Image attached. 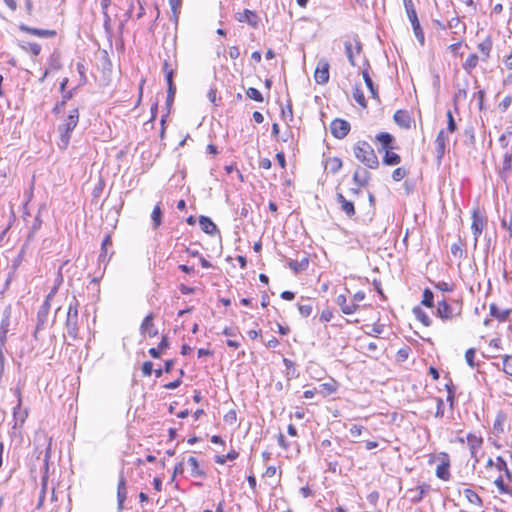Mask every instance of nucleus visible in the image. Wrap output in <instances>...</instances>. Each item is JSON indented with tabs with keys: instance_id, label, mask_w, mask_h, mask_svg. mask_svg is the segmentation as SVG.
<instances>
[{
	"instance_id": "obj_1",
	"label": "nucleus",
	"mask_w": 512,
	"mask_h": 512,
	"mask_svg": "<svg viewBox=\"0 0 512 512\" xmlns=\"http://www.w3.org/2000/svg\"><path fill=\"white\" fill-rule=\"evenodd\" d=\"M354 156L363 165L370 169H376L379 166L378 157L374 149L366 141H358L353 147Z\"/></svg>"
},
{
	"instance_id": "obj_2",
	"label": "nucleus",
	"mask_w": 512,
	"mask_h": 512,
	"mask_svg": "<svg viewBox=\"0 0 512 512\" xmlns=\"http://www.w3.org/2000/svg\"><path fill=\"white\" fill-rule=\"evenodd\" d=\"M79 121V111L77 108L70 111L64 123L59 125L58 132L60 140L58 146L61 149H66L71 139V132L75 129Z\"/></svg>"
},
{
	"instance_id": "obj_3",
	"label": "nucleus",
	"mask_w": 512,
	"mask_h": 512,
	"mask_svg": "<svg viewBox=\"0 0 512 512\" xmlns=\"http://www.w3.org/2000/svg\"><path fill=\"white\" fill-rule=\"evenodd\" d=\"M78 306H79V303H78L77 299L75 297H73V300L69 303L67 317H66V323H65L67 334L73 340L77 339L78 331H79Z\"/></svg>"
},
{
	"instance_id": "obj_4",
	"label": "nucleus",
	"mask_w": 512,
	"mask_h": 512,
	"mask_svg": "<svg viewBox=\"0 0 512 512\" xmlns=\"http://www.w3.org/2000/svg\"><path fill=\"white\" fill-rule=\"evenodd\" d=\"M350 128V123L340 118L334 119L330 124L331 134L337 139H343L346 137Z\"/></svg>"
},
{
	"instance_id": "obj_5",
	"label": "nucleus",
	"mask_w": 512,
	"mask_h": 512,
	"mask_svg": "<svg viewBox=\"0 0 512 512\" xmlns=\"http://www.w3.org/2000/svg\"><path fill=\"white\" fill-rule=\"evenodd\" d=\"M345 53L348 61L352 66H355V56L359 55L362 50V44L358 37H354L352 40H346L344 43Z\"/></svg>"
},
{
	"instance_id": "obj_6",
	"label": "nucleus",
	"mask_w": 512,
	"mask_h": 512,
	"mask_svg": "<svg viewBox=\"0 0 512 512\" xmlns=\"http://www.w3.org/2000/svg\"><path fill=\"white\" fill-rule=\"evenodd\" d=\"M329 68H330V64L326 59L321 58L318 61L315 72H314V79L317 84L324 85V84L328 83Z\"/></svg>"
},
{
	"instance_id": "obj_7",
	"label": "nucleus",
	"mask_w": 512,
	"mask_h": 512,
	"mask_svg": "<svg viewBox=\"0 0 512 512\" xmlns=\"http://www.w3.org/2000/svg\"><path fill=\"white\" fill-rule=\"evenodd\" d=\"M485 225H486V220L480 213L479 209L473 210L471 230L474 235V246L477 245L478 238L481 235Z\"/></svg>"
},
{
	"instance_id": "obj_8",
	"label": "nucleus",
	"mask_w": 512,
	"mask_h": 512,
	"mask_svg": "<svg viewBox=\"0 0 512 512\" xmlns=\"http://www.w3.org/2000/svg\"><path fill=\"white\" fill-rule=\"evenodd\" d=\"M467 443L469 446L470 455L474 459L472 467L475 469L476 464L480 461L478 453L481 450L483 439L479 436H476L475 434L469 433L467 435Z\"/></svg>"
},
{
	"instance_id": "obj_9",
	"label": "nucleus",
	"mask_w": 512,
	"mask_h": 512,
	"mask_svg": "<svg viewBox=\"0 0 512 512\" xmlns=\"http://www.w3.org/2000/svg\"><path fill=\"white\" fill-rule=\"evenodd\" d=\"M50 303L48 301H44L42 305L39 307L37 312V324L36 329L34 331V337L37 338V333L43 329L47 323L48 320V314L50 311Z\"/></svg>"
},
{
	"instance_id": "obj_10",
	"label": "nucleus",
	"mask_w": 512,
	"mask_h": 512,
	"mask_svg": "<svg viewBox=\"0 0 512 512\" xmlns=\"http://www.w3.org/2000/svg\"><path fill=\"white\" fill-rule=\"evenodd\" d=\"M461 314V309L457 312L454 311L453 307H451L444 299L438 301L437 304V316L443 320H450L455 316H459Z\"/></svg>"
},
{
	"instance_id": "obj_11",
	"label": "nucleus",
	"mask_w": 512,
	"mask_h": 512,
	"mask_svg": "<svg viewBox=\"0 0 512 512\" xmlns=\"http://www.w3.org/2000/svg\"><path fill=\"white\" fill-rule=\"evenodd\" d=\"M449 143V137L445 130L439 131L435 139V150L437 160L440 162L444 157L446 146Z\"/></svg>"
},
{
	"instance_id": "obj_12",
	"label": "nucleus",
	"mask_w": 512,
	"mask_h": 512,
	"mask_svg": "<svg viewBox=\"0 0 512 512\" xmlns=\"http://www.w3.org/2000/svg\"><path fill=\"white\" fill-rule=\"evenodd\" d=\"M18 28L22 32L31 34L39 38H53L56 36L55 30L32 28L26 24H20Z\"/></svg>"
},
{
	"instance_id": "obj_13",
	"label": "nucleus",
	"mask_w": 512,
	"mask_h": 512,
	"mask_svg": "<svg viewBox=\"0 0 512 512\" xmlns=\"http://www.w3.org/2000/svg\"><path fill=\"white\" fill-rule=\"evenodd\" d=\"M154 315L149 313L142 321L140 325V333L142 335H148L149 337H155L158 334V330L154 325Z\"/></svg>"
},
{
	"instance_id": "obj_14",
	"label": "nucleus",
	"mask_w": 512,
	"mask_h": 512,
	"mask_svg": "<svg viewBox=\"0 0 512 512\" xmlns=\"http://www.w3.org/2000/svg\"><path fill=\"white\" fill-rule=\"evenodd\" d=\"M236 19L239 22L249 24L253 28L258 27L259 17L254 11L245 9L243 12L237 14Z\"/></svg>"
},
{
	"instance_id": "obj_15",
	"label": "nucleus",
	"mask_w": 512,
	"mask_h": 512,
	"mask_svg": "<svg viewBox=\"0 0 512 512\" xmlns=\"http://www.w3.org/2000/svg\"><path fill=\"white\" fill-rule=\"evenodd\" d=\"M127 498L126 480L123 475L120 476L117 486V506L121 511L124 508V502Z\"/></svg>"
},
{
	"instance_id": "obj_16",
	"label": "nucleus",
	"mask_w": 512,
	"mask_h": 512,
	"mask_svg": "<svg viewBox=\"0 0 512 512\" xmlns=\"http://www.w3.org/2000/svg\"><path fill=\"white\" fill-rule=\"evenodd\" d=\"M463 495L467 501L476 508L475 512H479L482 509L483 501L475 491L467 488L463 490Z\"/></svg>"
},
{
	"instance_id": "obj_17",
	"label": "nucleus",
	"mask_w": 512,
	"mask_h": 512,
	"mask_svg": "<svg viewBox=\"0 0 512 512\" xmlns=\"http://www.w3.org/2000/svg\"><path fill=\"white\" fill-rule=\"evenodd\" d=\"M337 203L340 204L341 210L348 216L353 217L355 215V207L353 202L348 201L343 194L337 193L336 195Z\"/></svg>"
},
{
	"instance_id": "obj_18",
	"label": "nucleus",
	"mask_w": 512,
	"mask_h": 512,
	"mask_svg": "<svg viewBox=\"0 0 512 512\" xmlns=\"http://www.w3.org/2000/svg\"><path fill=\"white\" fill-rule=\"evenodd\" d=\"M449 467H450L449 457L447 454H444L442 463L439 464L436 468V476L439 479L444 480V481L449 480L450 479Z\"/></svg>"
},
{
	"instance_id": "obj_19",
	"label": "nucleus",
	"mask_w": 512,
	"mask_h": 512,
	"mask_svg": "<svg viewBox=\"0 0 512 512\" xmlns=\"http://www.w3.org/2000/svg\"><path fill=\"white\" fill-rule=\"evenodd\" d=\"M393 119L395 123L403 129H409L411 126V117L407 111L397 110Z\"/></svg>"
},
{
	"instance_id": "obj_20",
	"label": "nucleus",
	"mask_w": 512,
	"mask_h": 512,
	"mask_svg": "<svg viewBox=\"0 0 512 512\" xmlns=\"http://www.w3.org/2000/svg\"><path fill=\"white\" fill-rule=\"evenodd\" d=\"M199 225L201 227V230L206 234L215 235L216 233H219V230L215 223L207 216L199 217Z\"/></svg>"
},
{
	"instance_id": "obj_21",
	"label": "nucleus",
	"mask_w": 512,
	"mask_h": 512,
	"mask_svg": "<svg viewBox=\"0 0 512 512\" xmlns=\"http://www.w3.org/2000/svg\"><path fill=\"white\" fill-rule=\"evenodd\" d=\"M336 302L340 306L341 311L347 315L353 314L359 308L356 303H348L345 295H339Z\"/></svg>"
},
{
	"instance_id": "obj_22",
	"label": "nucleus",
	"mask_w": 512,
	"mask_h": 512,
	"mask_svg": "<svg viewBox=\"0 0 512 512\" xmlns=\"http://www.w3.org/2000/svg\"><path fill=\"white\" fill-rule=\"evenodd\" d=\"M512 168V152L507 150L503 155V164L502 168L499 171V175L503 180H506L508 174Z\"/></svg>"
},
{
	"instance_id": "obj_23",
	"label": "nucleus",
	"mask_w": 512,
	"mask_h": 512,
	"mask_svg": "<svg viewBox=\"0 0 512 512\" xmlns=\"http://www.w3.org/2000/svg\"><path fill=\"white\" fill-rule=\"evenodd\" d=\"M369 179L370 173L365 169L358 168L353 175L354 183L361 187L367 186Z\"/></svg>"
},
{
	"instance_id": "obj_24",
	"label": "nucleus",
	"mask_w": 512,
	"mask_h": 512,
	"mask_svg": "<svg viewBox=\"0 0 512 512\" xmlns=\"http://www.w3.org/2000/svg\"><path fill=\"white\" fill-rule=\"evenodd\" d=\"M376 140L381 144L382 150H389L392 149V144L394 143L395 139L394 137L387 132H380L376 135Z\"/></svg>"
},
{
	"instance_id": "obj_25",
	"label": "nucleus",
	"mask_w": 512,
	"mask_h": 512,
	"mask_svg": "<svg viewBox=\"0 0 512 512\" xmlns=\"http://www.w3.org/2000/svg\"><path fill=\"white\" fill-rule=\"evenodd\" d=\"M431 490V487L429 484H426V483H423L419 486H417L416 489H411L410 492L414 493V495L411 497V501L413 503H418L420 502L424 496L429 493V491Z\"/></svg>"
},
{
	"instance_id": "obj_26",
	"label": "nucleus",
	"mask_w": 512,
	"mask_h": 512,
	"mask_svg": "<svg viewBox=\"0 0 512 512\" xmlns=\"http://www.w3.org/2000/svg\"><path fill=\"white\" fill-rule=\"evenodd\" d=\"M490 315L500 322L507 320L511 310L505 309L500 310L495 303H491L489 306Z\"/></svg>"
},
{
	"instance_id": "obj_27",
	"label": "nucleus",
	"mask_w": 512,
	"mask_h": 512,
	"mask_svg": "<svg viewBox=\"0 0 512 512\" xmlns=\"http://www.w3.org/2000/svg\"><path fill=\"white\" fill-rule=\"evenodd\" d=\"M342 165V160L338 157H329L325 160V170L332 174H336Z\"/></svg>"
},
{
	"instance_id": "obj_28",
	"label": "nucleus",
	"mask_w": 512,
	"mask_h": 512,
	"mask_svg": "<svg viewBox=\"0 0 512 512\" xmlns=\"http://www.w3.org/2000/svg\"><path fill=\"white\" fill-rule=\"evenodd\" d=\"M465 241L459 237L457 243H453L451 245V254L458 259H463L466 257V251L464 249Z\"/></svg>"
},
{
	"instance_id": "obj_29",
	"label": "nucleus",
	"mask_w": 512,
	"mask_h": 512,
	"mask_svg": "<svg viewBox=\"0 0 512 512\" xmlns=\"http://www.w3.org/2000/svg\"><path fill=\"white\" fill-rule=\"evenodd\" d=\"M18 45L23 51L31 53L33 56H38L41 52V46L35 42L20 41Z\"/></svg>"
},
{
	"instance_id": "obj_30",
	"label": "nucleus",
	"mask_w": 512,
	"mask_h": 512,
	"mask_svg": "<svg viewBox=\"0 0 512 512\" xmlns=\"http://www.w3.org/2000/svg\"><path fill=\"white\" fill-rule=\"evenodd\" d=\"M169 347V341H168V338L167 336H163L160 343L158 344L157 347L155 348H150L149 349V354L153 357V358H160L161 357V352L165 349H167Z\"/></svg>"
},
{
	"instance_id": "obj_31",
	"label": "nucleus",
	"mask_w": 512,
	"mask_h": 512,
	"mask_svg": "<svg viewBox=\"0 0 512 512\" xmlns=\"http://www.w3.org/2000/svg\"><path fill=\"white\" fill-rule=\"evenodd\" d=\"M506 415L502 412H499L495 418L493 423V432L496 435L504 433V425L506 422Z\"/></svg>"
},
{
	"instance_id": "obj_32",
	"label": "nucleus",
	"mask_w": 512,
	"mask_h": 512,
	"mask_svg": "<svg viewBox=\"0 0 512 512\" xmlns=\"http://www.w3.org/2000/svg\"><path fill=\"white\" fill-rule=\"evenodd\" d=\"M187 463L191 467V475L194 477H205V472L199 468L197 458L190 456L187 459Z\"/></svg>"
},
{
	"instance_id": "obj_33",
	"label": "nucleus",
	"mask_w": 512,
	"mask_h": 512,
	"mask_svg": "<svg viewBox=\"0 0 512 512\" xmlns=\"http://www.w3.org/2000/svg\"><path fill=\"white\" fill-rule=\"evenodd\" d=\"M401 162V157L395 152L385 151V155L383 157V163L388 166L398 165Z\"/></svg>"
},
{
	"instance_id": "obj_34",
	"label": "nucleus",
	"mask_w": 512,
	"mask_h": 512,
	"mask_svg": "<svg viewBox=\"0 0 512 512\" xmlns=\"http://www.w3.org/2000/svg\"><path fill=\"white\" fill-rule=\"evenodd\" d=\"M478 62H479V57L477 54H470L467 59L465 60V62L463 63V69L467 72V73H471L472 70L478 65Z\"/></svg>"
},
{
	"instance_id": "obj_35",
	"label": "nucleus",
	"mask_w": 512,
	"mask_h": 512,
	"mask_svg": "<svg viewBox=\"0 0 512 512\" xmlns=\"http://www.w3.org/2000/svg\"><path fill=\"white\" fill-rule=\"evenodd\" d=\"M11 308L6 307L3 312V318L0 323V333L7 334L10 326Z\"/></svg>"
},
{
	"instance_id": "obj_36",
	"label": "nucleus",
	"mask_w": 512,
	"mask_h": 512,
	"mask_svg": "<svg viewBox=\"0 0 512 512\" xmlns=\"http://www.w3.org/2000/svg\"><path fill=\"white\" fill-rule=\"evenodd\" d=\"M413 314L424 326L429 327L431 325L432 320L420 307H414Z\"/></svg>"
},
{
	"instance_id": "obj_37",
	"label": "nucleus",
	"mask_w": 512,
	"mask_h": 512,
	"mask_svg": "<svg viewBox=\"0 0 512 512\" xmlns=\"http://www.w3.org/2000/svg\"><path fill=\"white\" fill-rule=\"evenodd\" d=\"M410 22H411V25H412V28H413V32H414V35H415L416 39L423 46L424 43H425V36H424V32H423V30L421 28L419 20L416 19V20H413V21H410Z\"/></svg>"
},
{
	"instance_id": "obj_38",
	"label": "nucleus",
	"mask_w": 512,
	"mask_h": 512,
	"mask_svg": "<svg viewBox=\"0 0 512 512\" xmlns=\"http://www.w3.org/2000/svg\"><path fill=\"white\" fill-rule=\"evenodd\" d=\"M403 5L409 21L418 19L416 9L412 0H403Z\"/></svg>"
},
{
	"instance_id": "obj_39",
	"label": "nucleus",
	"mask_w": 512,
	"mask_h": 512,
	"mask_svg": "<svg viewBox=\"0 0 512 512\" xmlns=\"http://www.w3.org/2000/svg\"><path fill=\"white\" fill-rule=\"evenodd\" d=\"M491 49L492 41L489 38L478 44V50L481 52L483 60H486L489 57Z\"/></svg>"
},
{
	"instance_id": "obj_40",
	"label": "nucleus",
	"mask_w": 512,
	"mask_h": 512,
	"mask_svg": "<svg viewBox=\"0 0 512 512\" xmlns=\"http://www.w3.org/2000/svg\"><path fill=\"white\" fill-rule=\"evenodd\" d=\"M13 415H14V419H15L16 423L18 421L20 423H23L25 421V418L27 417V411H25V410L22 411L21 410V398H20V395H18V404L14 408Z\"/></svg>"
},
{
	"instance_id": "obj_41",
	"label": "nucleus",
	"mask_w": 512,
	"mask_h": 512,
	"mask_svg": "<svg viewBox=\"0 0 512 512\" xmlns=\"http://www.w3.org/2000/svg\"><path fill=\"white\" fill-rule=\"evenodd\" d=\"M151 219L153 228L157 229L162 223V211L159 205H156L152 211Z\"/></svg>"
},
{
	"instance_id": "obj_42",
	"label": "nucleus",
	"mask_w": 512,
	"mask_h": 512,
	"mask_svg": "<svg viewBox=\"0 0 512 512\" xmlns=\"http://www.w3.org/2000/svg\"><path fill=\"white\" fill-rule=\"evenodd\" d=\"M239 456V453L235 450H231L230 452H228L226 455H218L215 457V462L218 463V464H225V462L227 460H230V461H233L235 459H237Z\"/></svg>"
},
{
	"instance_id": "obj_43",
	"label": "nucleus",
	"mask_w": 512,
	"mask_h": 512,
	"mask_svg": "<svg viewBox=\"0 0 512 512\" xmlns=\"http://www.w3.org/2000/svg\"><path fill=\"white\" fill-rule=\"evenodd\" d=\"M7 343V334L0 333V371L4 369L5 355L4 350Z\"/></svg>"
},
{
	"instance_id": "obj_44",
	"label": "nucleus",
	"mask_w": 512,
	"mask_h": 512,
	"mask_svg": "<svg viewBox=\"0 0 512 512\" xmlns=\"http://www.w3.org/2000/svg\"><path fill=\"white\" fill-rule=\"evenodd\" d=\"M308 264H309V261L307 258H303L301 261H294V260H291L289 262V267L294 271V272H299V271H302V270H305L307 267H308Z\"/></svg>"
},
{
	"instance_id": "obj_45",
	"label": "nucleus",
	"mask_w": 512,
	"mask_h": 512,
	"mask_svg": "<svg viewBox=\"0 0 512 512\" xmlns=\"http://www.w3.org/2000/svg\"><path fill=\"white\" fill-rule=\"evenodd\" d=\"M422 304L428 308H432L434 306V294L428 288L423 292Z\"/></svg>"
},
{
	"instance_id": "obj_46",
	"label": "nucleus",
	"mask_w": 512,
	"mask_h": 512,
	"mask_svg": "<svg viewBox=\"0 0 512 512\" xmlns=\"http://www.w3.org/2000/svg\"><path fill=\"white\" fill-rule=\"evenodd\" d=\"M494 484L501 494L512 495V490L504 483L501 476L494 481Z\"/></svg>"
},
{
	"instance_id": "obj_47",
	"label": "nucleus",
	"mask_w": 512,
	"mask_h": 512,
	"mask_svg": "<svg viewBox=\"0 0 512 512\" xmlns=\"http://www.w3.org/2000/svg\"><path fill=\"white\" fill-rule=\"evenodd\" d=\"M353 98L354 100L360 105L362 106L363 108L366 107V100H365V97H364V94H363V91L358 88V87H355L354 88V91H353Z\"/></svg>"
},
{
	"instance_id": "obj_48",
	"label": "nucleus",
	"mask_w": 512,
	"mask_h": 512,
	"mask_svg": "<svg viewBox=\"0 0 512 512\" xmlns=\"http://www.w3.org/2000/svg\"><path fill=\"white\" fill-rule=\"evenodd\" d=\"M297 306H298V310H299V313L301 314V316L309 317L312 314L313 307H312L311 303H305V304L298 303Z\"/></svg>"
},
{
	"instance_id": "obj_49",
	"label": "nucleus",
	"mask_w": 512,
	"mask_h": 512,
	"mask_svg": "<svg viewBox=\"0 0 512 512\" xmlns=\"http://www.w3.org/2000/svg\"><path fill=\"white\" fill-rule=\"evenodd\" d=\"M246 95L252 99V100H255L257 102H262L263 101V96L262 94L260 93V91L256 88H253V87H250L248 88V90L246 91Z\"/></svg>"
},
{
	"instance_id": "obj_50",
	"label": "nucleus",
	"mask_w": 512,
	"mask_h": 512,
	"mask_svg": "<svg viewBox=\"0 0 512 512\" xmlns=\"http://www.w3.org/2000/svg\"><path fill=\"white\" fill-rule=\"evenodd\" d=\"M171 10L173 13V18L175 23L178 21V14L180 13L181 0H169Z\"/></svg>"
},
{
	"instance_id": "obj_51",
	"label": "nucleus",
	"mask_w": 512,
	"mask_h": 512,
	"mask_svg": "<svg viewBox=\"0 0 512 512\" xmlns=\"http://www.w3.org/2000/svg\"><path fill=\"white\" fill-rule=\"evenodd\" d=\"M475 355L476 350L474 348H469L465 353V360L471 368H474L476 366L474 362Z\"/></svg>"
},
{
	"instance_id": "obj_52",
	"label": "nucleus",
	"mask_w": 512,
	"mask_h": 512,
	"mask_svg": "<svg viewBox=\"0 0 512 512\" xmlns=\"http://www.w3.org/2000/svg\"><path fill=\"white\" fill-rule=\"evenodd\" d=\"M457 129L456 122L451 111L447 112V131L450 133L455 132Z\"/></svg>"
},
{
	"instance_id": "obj_53",
	"label": "nucleus",
	"mask_w": 512,
	"mask_h": 512,
	"mask_svg": "<svg viewBox=\"0 0 512 512\" xmlns=\"http://www.w3.org/2000/svg\"><path fill=\"white\" fill-rule=\"evenodd\" d=\"M503 371L512 376V355L503 358Z\"/></svg>"
},
{
	"instance_id": "obj_54",
	"label": "nucleus",
	"mask_w": 512,
	"mask_h": 512,
	"mask_svg": "<svg viewBox=\"0 0 512 512\" xmlns=\"http://www.w3.org/2000/svg\"><path fill=\"white\" fill-rule=\"evenodd\" d=\"M511 104H512V96L511 95H507L498 104V108H499V110L501 112H505L511 106Z\"/></svg>"
},
{
	"instance_id": "obj_55",
	"label": "nucleus",
	"mask_w": 512,
	"mask_h": 512,
	"mask_svg": "<svg viewBox=\"0 0 512 512\" xmlns=\"http://www.w3.org/2000/svg\"><path fill=\"white\" fill-rule=\"evenodd\" d=\"M281 115L284 120L292 121L293 120V110L292 105L288 103V105L281 110Z\"/></svg>"
},
{
	"instance_id": "obj_56",
	"label": "nucleus",
	"mask_w": 512,
	"mask_h": 512,
	"mask_svg": "<svg viewBox=\"0 0 512 512\" xmlns=\"http://www.w3.org/2000/svg\"><path fill=\"white\" fill-rule=\"evenodd\" d=\"M406 175V169H404L403 167H398L393 171L392 178L395 181H401Z\"/></svg>"
},
{
	"instance_id": "obj_57",
	"label": "nucleus",
	"mask_w": 512,
	"mask_h": 512,
	"mask_svg": "<svg viewBox=\"0 0 512 512\" xmlns=\"http://www.w3.org/2000/svg\"><path fill=\"white\" fill-rule=\"evenodd\" d=\"M443 416H444V401L441 398H436L435 417L442 418Z\"/></svg>"
},
{
	"instance_id": "obj_58",
	"label": "nucleus",
	"mask_w": 512,
	"mask_h": 512,
	"mask_svg": "<svg viewBox=\"0 0 512 512\" xmlns=\"http://www.w3.org/2000/svg\"><path fill=\"white\" fill-rule=\"evenodd\" d=\"M333 318V312L330 309H325L321 312L319 320L321 322H329Z\"/></svg>"
},
{
	"instance_id": "obj_59",
	"label": "nucleus",
	"mask_w": 512,
	"mask_h": 512,
	"mask_svg": "<svg viewBox=\"0 0 512 512\" xmlns=\"http://www.w3.org/2000/svg\"><path fill=\"white\" fill-rule=\"evenodd\" d=\"M153 371V363L151 361H146L142 365V373L144 376H150Z\"/></svg>"
},
{
	"instance_id": "obj_60",
	"label": "nucleus",
	"mask_w": 512,
	"mask_h": 512,
	"mask_svg": "<svg viewBox=\"0 0 512 512\" xmlns=\"http://www.w3.org/2000/svg\"><path fill=\"white\" fill-rule=\"evenodd\" d=\"M175 93H176V87H168V89H167V100H166L167 106H170L173 103L174 97H175Z\"/></svg>"
},
{
	"instance_id": "obj_61",
	"label": "nucleus",
	"mask_w": 512,
	"mask_h": 512,
	"mask_svg": "<svg viewBox=\"0 0 512 512\" xmlns=\"http://www.w3.org/2000/svg\"><path fill=\"white\" fill-rule=\"evenodd\" d=\"M365 84H366L367 88L369 89L371 96L375 99L378 98V91H377V88L375 87L372 79L367 81Z\"/></svg>"
},
{
	"instance_id": "obj_62",
	"label": "nucleus",
	"mask_w": 512,
	"mask_h": 512,
	"mask_svg": "<svg viewBox=\"0 0 512 512\" xmlns=\"http://www.w3.org/2000/svg\"><path fill=\"white\" fill-rule=\"evenodd\" d=\"M363 429H364V427H362V426H359V425H353V426L349 429V432H350L351 436H353V437H359V436L362 434Z\"/></svg>"
},
{
	"instance_id": "obj_63",
	"label": "nucleus",
	"mask_w": 512,
	"mask_h": 512,
	"mask_svg": "<svg viewBox=\"0 0 512 512\" xmlns=\"http://www.w3.org/2000/svg\"><path fill=\"white\" fill-rule=\"evenodd\" d=\"M435 287L443 292H451L453 290L452 286L447 282H438Z\"/></svg>"
},
{
	"instance_id": "obj_64",
	"label": "nucleus",
	"mask_w": 512,
	"mask_h": 512,
	"mask_svg": "<svg viewBox=\"0 0 512 512\" xmlns=\"http://www.w3.org/2000/svg\"><path fill=\"white\" fill-rule=\"evenodd\" d=\"M495 465H496L497 469L500 470V471H505L508 468L507 463L500 456L496 458V464Z\"/></svg>"
}]
</instances>
